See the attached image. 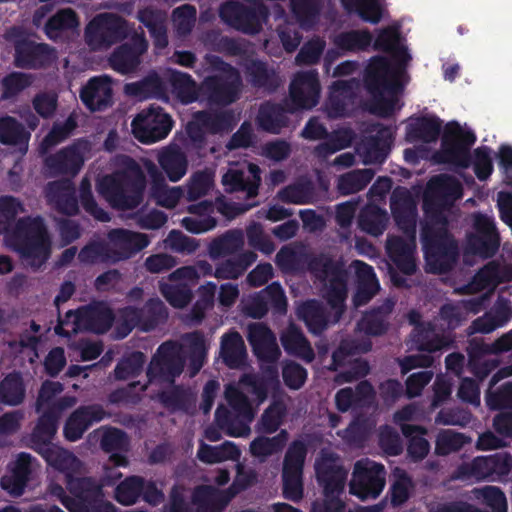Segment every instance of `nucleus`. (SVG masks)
Returning a JSON list of instances; mask_svg holds the SVG:
<instances>
[{
  "label": "nucleus",
  "instance_id": "nucleus-59",
  "mask_svg": "<svg viewBox=\"0 0 512 512\" xmlns=\"http://www.w3.org/2000/svg\"><path fill=\"white\" fill-rule=\"evenodd\" d=\"M357 328L368 336H382L389 328L386 313L381 306L366 311L357 323Z\"/></svg>",
  "mask_w": 512,
  "mask_h": 512
},
{
  "label": "nucleus",
  "instance_id": "nucleus-54",
  "mask_svg": "<svg viewBox=\"0 0 512 512\" xmlns=\"http://www.w3.org/2000/svg\"><path fill=\"white\" fill-rule=\"evenodd\" d=\"M290 7L301 28L309 30L317 24L321 12L320 0H290Z\"/></svg>",
  "mask_w": 512,
  "mask_h": 512
},
{
  "label": "nucleus",
  "instance_id": "nucleus-4",
  "mask_svg": "<svg viewBox=\"0 0 512 512\" xmlns=\"http://www.w3.org/2000/svg\"><path fill=\"white\" fill-rule=\"evenodd\" d=\"M146 184L143 170L131 159L126 168L104 176L97 189L112 208L125 211L135 209L143 202Z\"/></svg>",
  "mask_w": 512,
  "mask_h": 512
},
{
  "label": "nucleus",
  "instance_id": "nucleus-7",
  "mask_svg": "<svg viewBox=\"0 0 512 512\" xmlns=\"http://www.w3.org/2000/svg\"><path fill=\"white\" fill-rule=\"evenodd\" d=\"M9 245L21 258L42 265L50 256L51 240L41 216L19 218L7 235Z\"/></svg>",
  "mask_w": 512,
  "mask_h": 512
},
{
  "label": "nucleus",
  "instance_id": "nucleus-49",
  "mask_svg": "<svg viewBox=\"0 0 512 512\" xmlns=\"http://www.w3.org/2000/svg\"><path fill=\"white\" fill-rule=\"evenodd\" d=\"M373 42V36L367 29L340 32L333 39L334 45L344 52L366 51Z\"/></svg>",
  "mask_w": 512,
  "mask_h": 512
},
{
  "label": "nucleus",
  "instance_id": "nucleus-25",
  "mask_svg": "<svg viewBox=\"0 0 512 512\" xmlns=\"http://www.w3.org/2000/svg\"><path fill=\"white\" fill-rule=\"evenodd\" d=\"M248 341L252 347L253 353L262 363L277 362L281 356L276 337L265 324L256 323L250 325Z\"/></svg>",
  "mask_w": 512,
  "mask_h": 512
},
{
  "label": "nucleus",
  "instance_id": "nucleus-23",
  "mask_svg": "<svg viewBox=\"0 0 512 512\" xmlns=\"http://www.w3.org/2000/svg\"><path fill=\"white\" fill-rule=\"evenodd\" d=\"M392 216L398 228L405 235L416 233V205L410 192L403 189H396L390 199Z\"/></svg>",
  "mask_w": 512,
  "mask_h": 512
},
{
  "label": "nucleus",
  "instance_id": "nucleus-31",
  "mask_svg": "<svg viewBox=\"0 0 512 512\" xmlns=\"http://www.w3.org/2000/svg\"><path fill=\"white\" fill-rule=\"evenodd\" d=\"M512 376V364L501 367L491 377L486 391V404L491 410L512 409V381L505 382L497 390L492 388L502 379Z\"/></svg>",
  "mask_w": 512,
  "mask_h": 512
},
{
  "label": "nucleus",
  "instance_id": "nucleus-29",
  "mask_svg": "<svg viewBox=\"0 0 512 512\" xmlns=\"http://www.w3.org/2000/svg\"><path fill=\"white\" fill-rule=\"evenodd\" d=\"M355 98L356 94L352 82L345 80L333 82L329 98L325 104L328 117L338 119L348 116Z\"/></svg>",
  "mask_w": 512,
  "mask_h": 512
},
{
  "label": "nucleus",
  "instance_id": "nucleus-24",
  "mask_svg": "<svg viewBox=\"0 0 512 512\" xmlns=\"http://www.w3.org/2000/svg\"><path fill=\"white\" fill-rule=\"evenodd\" d=\"M44 165L51 176H75L84 165V157L79 147L72 144L47 156Z\"/></svg>",
  "mask_w": 512,
  "mask_h": 512
},
{
  "label": "nucleus",
  "instance_id": "nucleus-53",
  "mask_svg": "<svg viewBox=\"0 0 512 512\" xmlns=\"http://www.w3.org/2000/svg\"><path fill=\"white\" fill-rule=\"evenodd\" d=\"M172 91L184 104H190L198 100L200 94L196 82L186 72L172 70L169 78Z\"/></svg>",
  "mask_w": 512,
  "mask_h": 512
},
{
  "label": "nucleus",
  "instance_id": "nucleus-60",
  "mask_svg": "<svg viewBox=\"0 0 512 512\" xmlns=\"http://www.w3.org/2000/svg\"><path fill=\"white\" fill-rule=\"evenodd\" d=\"M373 429V422L369 418L359 415L343 430L342 438L349 445H355L356 448H364L363 445L370 437Z\"/></svg>",
  "mask_w": 512,
  "mask_h": 512
},
{
  "label": "nucleus",
  "instance_id": "nucleus-45",
  "mask_svg": "<svg viewBox=\"0 0 512 512\" xmlns=\"http://www.w3.org/2000/svg\"><path fill=\"white\" fill-rule=\"evenodd\" d=\"M188 346V370L191 377L196 376L205 364L208 348L202 331H193L185 335Z\"/></svg>",
  "mask_w": 512,
  "mask_h": 512
},
{
  "label": "nucleus",
  "instance_id": "nucleus-20",
  "mask_svg": "<svg viewBox=\"0 0 512 512\" xmlns=\"http://www.w3.org/2000/svg\"><path fill=\"white\" fill-rule=\"evenodd\" d=\"M108 414L100 404L81 405L67 418L63 433L67 440L74 442L95 423L102 421Z\"/></svg>",
  "mask_w": 512,
  "mask_h": 512
},
{
  "label": "nucleus",
  "instance_id": "nucleus-36",
  "mask_svg": "<svg viewBox=\"0 0 512 512\" xmlns=\"http://www.w3.org/2000/svg\"><path fill=\"white\" fill-rule=\"evenodd\" d=\"M373 48L391 54L397 62L403 65L411 59L407 48L400 44V32L397 27L388 26L381 29L373 42Z\"/></svg>",
  "mask_w": 512,
  "mask_h": 512
},
{
  "label": "nucleus",
  "instance_id": "nucleus-22",
  "mask_svg": "<svg viewBox=\"0 0 512 512\" xmlns=\"http://www.w3.org/2000/svg\"><path fill=\"white\" fill-rule=\"evenodd\" d=\"M53 49L45 43L23 39L15 44L14 64L22 69H39L52 61Z\"/></svg>",
  "mask_w": 512,
  "mask_h": 512
},
{
  "label": "nucleus",
  "instance_id": "nucleus-10",
  "mask_svg": "<svg viewBox=\"0 0 512 512\" xmlns=\"http://www.w3.org/2000/svg\"><path fill=\"white\" fill-rule=\"evenodd\" d=\"M115 315L112 309L102 301L81 306L76 310L66 312L64 319H59L55 328L58 335L68 336L63 329L64 325L72 324L73 333L85 330L97 334L106 333L113 325Z\"/></svg>",
  "mask_w": 512,
  "mask_h": 512
},
{
  "label": "nucleus",
  "instance_id": "nucleus-41",
  "mask_svg": "<svg viewBox=\"0 0 512 512\" xmlns=\"http://www.w3.org/2000/svg\"><path fill=\"white\" fill-rule=\"evenodd\" d=\"M371 349L372 342L370 339H343L332 353L328 370L335 372L346 365L349 357L367 353Z\"/></svg>",
  "mask_w": 512,
  "mask_h": 512
},
{
  "label": "nucleus",
  "instance_id": "nucleus-18",
  "mask_svg": "<svg viewBox=\"0 0 512 512\" xmlns=\"http://www.w3.org/2000/svg\"><path fill=\"white\" fill-rule=\"evenodd\" d=\"M112 264L127 260L145 249L150 240L146 234L124 228L112 229L108 233Z\"/></svg>",
  "mask_w": 512,
  "mask_h": 512
},
{
  "label": "nucleus",
  "instance_id": "nucleus-48",
  "mask_svg": "<svg viewBox=\"0 0 512 512\" xmlns=\"http://www.w3.org/2000/svg\"><path fill=\"white\" fill-rule=\"evenodd\" d=\"M31 134L16 118L6 115L0 118V143L27 147Z\"/></svg>",
  "mask_w": 512,
  "mask_h": 512
},
{
  "label": "nucleus",
  "instance_id": "nucleus-19",
  "mask_svg": "<svg viewBox=\"0 0 512 512\" xmlns=\"http://www.w3.org/2000/svg\"><path fill=\"white\" fill-rule=\"evenodd\" d=\"M79 97L90 112L105 111L113 105L111 77L108 75L91 77L81 88Z\"/></svg>",
  "mask_w": 512,
  "mask_h": 512
},
{
  "label": "nucleus",
  "instance_id": "nucleus-50",
  "mask_svg": "<svg viewBox=\"0 0 512 512\" xmlns=\"http://www.w3.org/2000/svg\"><path fill=\"white\" fill-rule=\"evenodd\" d=\"M375 172L370 168L355 169L340 175L337 179V191L347 196L363 190L374 178Z\"/></svg>",
  "mask_w": 512,
  "mask_h": 512
},
{
  "label": "nucleus",
  "instance_id": "nucleus-6",
  "mask_svg": "<svg viewBox=\"0 0 512 512\" xmlns=\"http://www.w3.org/2000/svg\"><path fill=\"white\" fill-rule=\"evenodd\" d=\"M204 62L206 69L214 74L201 81L198 87L200 96L210 105L225 107L235 103L240 98L243 86L238 69L210 53L204 56Z\"/></svg>",
  "mask_w": 512,
  "mask_h": 512
},
{
  "label": "nucleus",
  "instance_id": "nucleus-40",
  "mask_svg": "<svg viewBox=\"0 0 512 512\" xmlns=\"http://www.w3.org/2000/svg\"><path fill=\"white\" fill-rule=\"evenodd\" d=\"M125 91L128 95L139 99H167L165 85L155 72L148 74L140 81L127 84Z\"/></svg>",
  "mask_w": 512,
  "mask_h": 512
},
{
  "label": "nucleus",
  "instance_id": "nucleus-35",
  "mask_svg": "<svg viewBox=\"0 0 512 512\" xmlns=\"http://www.w3.org/2000/svg\"><path fill=\"white\" fill-rule=\"evenodd\" d=\"M220 355L223 363L236 369L243 366L247 359V351L244 340L238 331L225 333L221 338Z\"/></svg>",
  "mask_w": 512,
  "mask_h": 512
},
{
  "label": "nucleus",
  "instance_id": "nucleus-13",
  "mask_svg": "<svg viewBox=\"0 0 512 512\" xmlns=\"http://www.w3.org/2000/svg\"><path fill=\"white\" fill-rule=\"evenodd\" d=\"M128 34V22L110 13L97 15L85 28L86 43L94 50L107 49L126 39Z\"/></svg>",
  "mask_w": 512,
  "mask_h": 512
},
{
  "label": "nucleus",
  "instance_id": "nucleus-39",
  "mask_svg": "<svg viewBox=\"0 0 512 512\" xmlns=\"http://www.w3.org/2000/svg\"><path fill=\"white\" fill-rule=\"evenodd\" d=\"M284 350L289 354L299 357L306 362L313 361L314 351L302 331L291 325L280 337Z\"/></svg>",
  "mask_w": 512,
  "mask_h": 512
},
{
  "label": "nucleus",
  "instance_id": "nucleus-33",
  "mask_svg": "<svg viewBox=\"0 0 512 512\" xmlns=\"http://www.w3.org/2000/svg\"><path fill=\"white\" fill-rule=\"evenodd\" d=\"M442 121L437 116H420L406 127V139L409 142H436L440 136Z\"/></svg>",
  "mask_w": 512,
  "mask_h": 512
},
{
  "label": "nucleus",
  "instance_id": "nucleus-62",
  "mask_svg": "<svg viewBox=\"0 0 512 512\" xmlns=\"http://www.w3.org/2000/svg\"><path fill=\"white\" fill-rule=\"evenodd\" d=\"M286 414V405L282 400H274L263 412L257 423V431L260 434H272L276 432Z\"/></svg>",
  "mask_w": 512,
  "mask_h": 512
},
{
  "label": "nucleus",
  "instance_id": "nucleus-2",
  "mask_svg": "<svg viewBox=\"0 0 512 512\" xmlns=\"http://www.w3.org/2000/svg\"><path fill=\"white\" fill-rule=\"evenodd\" d=\"M320 81L316 71L298 72L289 86V101L261 104L257 116L259 128L271 134H280L289 126V114L312 109L320 98Z\"/></svg>",
  "mask_w": 512,
  "mask_h": 512
},
{
  "label": "nucleus",
  "instance_id": "nucleus-38",
  "mask_svg": "<svg viewBox=\"0 0 512 512\" xmlns=\"http://www.w3.org/2000/svg\"><path fill=\"white\" fill-rule=\"evenodd\" d=\"M316 475L319 485L323 487L325 497L328 495L340 496L343 493L347 473L341 466L331 463L317 464Z\"/></svg>",
  "mask_w": 512,
  "mask_h": 512
},
{
  "label": "nucleus",
  "instance_id": "nucleus-28",
  "mask_svg": "<svg viewBox=\"0 0 512 512\" xmlns=\"http://www.w3.org/2000/svg\"><path fill=\"white\" fill-rule=\"evenodd\" d=\"M248 171L249 175H246L240 169H228L222 177L225 191L229 193L245 192L249 198L257 196L261 182V170L258 165L250 163Z\"/></svg>",
  "mask_w": 512,
  "mask_h": 512
},
{
  "label": "nucleus",
  "instance_id": "nucleus-44",
  "mask_svg": "<svg viewBox=\"0 0 512 512\" xmlns=\"http://www.w3.org/2000/svg\"><path fill=\"white\" fill-rule=\"evenodd\" d=\"M58 421L52 412L45 410L38 418L30 434V442L33 444L32 448H41V446H49L58 429ZM50 448V447H47ZM51 448H60L53 445Z\"/></svg>",
  "mask_w": 512,
  "mask_h": 512
},
{
  "label": "nucleus",
  "instance_id": "nucleus-46",
  "mask_svg": "<svg viewBox=\"0 0 512 512\" xmlns=\"http://www.w3.org/2000/svg\"><path fill=\"white\" fill-rule=\"evenodd\" d=\"M246 74L251 84L256 88L274 92L279 87L278 75L273 69H269L267 63L261 60H252L246 66Z\"/></svg>",
  "mask_w": 512,
  "mask_h": 512
},
{
  "label": "nucleus",
  "instance_id": "nucleus-42",
  "mask_svg": "<svg viewBox=\"0 0 512 512\" xmlns=\"http://www.w3.org/2000/svg\"><path fill=\"white\" fill-rule=\"evenodd\" d=\"M388 220L385 209L376 204H368L359 213L358 225L362 231L377 237L385 231Z\"/></svg>",
  "mask_w": 512,
  "mask_h": 512
},
{
  "label": "nucleus",
  "instance_id": "nucleus-55",
  "mask_svg": "<svg viewBox=\"0 0 512 512\" xmlns=\"http://www.w3.org/2000/svg\"><path fill=\"white\" fill-rule=\"evenodd\" d=\"M196 115L200 119V124L205 127L207 133L212 135L230 132L235 126V118L231 110L216 112L199 111Z\"/></svg>",
  "mask_w": 512,
  "mask_h": 512
},
{
  "label": "nucleus",
  "instance_id": "nucleus-63",
  "mask_svg": "<svg viewBox=\"0 0 512 512\" xmlns=\"http://www.w3.org/2000/svg\"><path fill=\"white\" fill-rule=\"evenodd\" d=\"M77 126V118L73 113L70 114L64 122H55L48 134L41 141V149L47 151L63 142L73 133Z\"/></svg>",
  "mask_w": 512,
  "mask_h": 512
},
{
  "label": "nucleus",
  "instance_id": "nucleus-16",
  "mask_svg": "<svg viewBox=\"0 0 512 512\" xmlns=\"http://www.w3.org/2000/svg\"><path fill=\"white\" fill-rule=\"evenodd\" d=\"M386 484V470L384 465L376 462L363 464L356 462L352 480L350 482V493L362 501L376 499L383 491Z\"/></svg>",
  "mask_w": 512,
  "mask_h": 512
},
{
  "label": "nucleus",
  "instance_id": "nucleus-15",
  "mask_svg": "<svg viewBox=\"0 0 512 512\" xmlns=\"http://www.w3.org/2000/svg\"><path fill=\"white\" fill-rule=\"evenodd\" d=\"M171 116L156 104H151L132 121L134 137L143 144L158 142L168 136L173 127Z\"/></svg>",
  "mask_w": 512,
  "mask_h": 512
},
{
  "label": "nucleus",
  "instance_id": "nucleus-3",
  "mask_svg": "<svg viewBox=\"0 0 512 512\" xmlns=\"http://www.w3.org/2000/svg\"><path fill=\"white\" fill-rule=\"evenodd\" d=\"M476 140L477 137L472 130L463 129L456 121L447 123L441 151L437 154L438 162L462 169L473 165L476 177L480 181L487 180L493 172L491 149L488 146H480L471 154L470 149Z\"/></svg>",
  "mask_w": 512,
  "mask_h": 512
},
{
  "label": "nucleus",
  "instance_id": "nucleus-56",
  "mask_svg": "<svg viewBox=\"0 0 512 512\" xmlns=\"http://www.w3.org/2000/svg\"><path fill=\"white\" fill-rule=\"evenodd\" d=\"M44 457L56 470L65 473L67 484L68 477H74L73 473L80 468V460L72 453V450H34Z\"/></svg>",
  "mask_w": 512,
  "mask_h": 512
},
{
  "label": "nucleus",
  "instance_id": "nucleus-17",
  "mask_svg": "<svg viewBox=\"0 0 512 512\" xmlns=\"http://www.w3.org/2000/svg\"><path fill=\"white\" fill-rule=\"evenodd\" d=\"M148 46L143 32L134 33L128 41L113 50L108 58L109 66L122 75L135 72L140 66L141 57L146 53Z\"/></svg>",
  "mask_w": 512,
  "mask_h": 512
},
{
  "label": "nucleus",
  "instance_id": "nucleus-43",
  "mask_svg": "<svg viewBox=\"0 0 512 512\" xmlns=\"http://www.w3.org/2000/svg\"><path fill=\"white\" fill-rule=\"evenodd\" d=\"M298 314L308 330L314 335H320L328 327V313L317 300L304 302L299 307Z\"/></svg>",
  "mask_w": 512,
  "mask_h": 512
},
{
  "label": "nucleus",
  "instance_id": "nucleus-9",
  "mask_svg": "<svg viewBox=\"0 0 512 512\" xmlns=\"http://www.w3.org/2000/svg\"><path fill=\"white\" fill-rule=\"evenodd\" d=\"M225 398L232 410L222 404L217 407L215 423L218 428L234 437L248 434V423L254 416L248 397L237 387L229 385L225 390Z\"/></svg>",
  "mask_w": 512,
  "mask_h": 512
},
{
  "label": "nucleus",
  "instance_id": "nucleus-11",
  "mask_svg": "<svg viewBox=\"0 0 512 512\" xmlns=\"http://www.w3.org/2000/svg\"><path fill=\"white\" fill-rule=\"evenodd\" d=\"M185 366L182 347L175 341L163 342L156 350L146 371L149 383L174 384Z\"/></svg>",
  "mask_w": 512,
  "mask_h": 512
},
{
  "label": "nucleus",
  "instance_id": "nucleus-30",
  "mask_svg": "<svg viewBox=\"0 0 512 512\" xmlns=\"http://www.w3.org/2000/svg\"><path fill=\"white\" fill-rule=\"evenodd\" d=\"M512 349V329L501 337L496 339L493 343L488 344L482 338H471L466 347L467 352V367H475L478 360L487 358V356L498 355Z\"/></svg>",
  "mask_w": 512,
  "mask_h": 512
},
{
  "label": "nucleus",
  "instance_id": "nucleus-21",
  "mask_svg": "<svg viewBox=\"0 0 512 512\" xmlns=\"http://www.w3.org/2000/svg\"><path fill=\"white\" fill-rule=\"evenodd\" d=\"M235 481L228 489L219 490L210 485H200L194 488L192 500L198 512H222L235 497L240 489Z\"/></svg>",
  "mask_w": 512,
  "mask_h": 512
},
{
  "label": "nucleus",
  "instance_id": "nucleus-51",
  "mask_svg": "<svg viewBox=\"0 0 512 512\" xmlns=\"http://www.w3.org/2000/svg\"><path fill=\"white\" fill-rule=\"evenodd\" d=\"M79 25L76 12L71 8H65L52 15L44 26V32L51 40L56 41L65 31L73 30Z\"/></svg>",
  "mask_w": 512,
  "mask_h": 512
},
{
  "label": "nucleus",
  "instance_id": "nucleus-1",
  "mask_svg": "<svg viewBox=\"0 0 512 512\" xmlns=\"http://www.w3.org/2000/svg\"><path fill=\"white\" fill-rule=\"evenodd\" d=\"M461 195L462 186L453 177L438 175L427 183L422 201L426 222L421 229V241L429 273L445 274L457 264L459 247L449 231L446 212Z\"/></svg>",
  "mask_w": 512,
  "mask_h": 512
},
{
  "label": "nucleus",
  "instance_id": "nucleus-37",
  "mask_svg": "<svg viewBox=\"0 0 512 512\" xmlns=\"http://www.w3.org/2000/svg\"><path fill=\"white\" fill-rule=\"evenodd\" d=\"M137 19L148 29L155 47L163 49L168 45L166 16L161 10L145 7L138 11Z\"/></svg>",
  "mask_w": 512,
  "mask_h": 512
},
{
  "label": "nucleus",
  "instance_id": "nucleus-5",
  "mask_svg": "<svg viewBox=\"0 0 512 512\" xmlns=\"http://www.w3.org/2000/svg\"><path fill=\"white\" fill-rule=\"evenodd\" d=\"M364 86L372 97L371 111L381 117L393 114L403 86L392 63L383 56L371 59L363 77Z\"/></svg>",
  "mask_w": 512,
  "mask_h": 512
},
{
  "label": "nucleus",
  "instance_id": "nucleus-61",
  "mask_svg": "<svg viewBox=\"0 0 512 512\" xmlns=\"http://www.w3.org/2000/svg\"><path fill=\"white\" fill-rule=\"evenodd\" d=\"M146 356L141 351H133L122 357L114 368V378L118 381L138 377L144 368Z\"/></svg>",
  "mask_w": 512,
  "mask_h": 512
},
{
  "label": "nucleus",
  "instance_id": "nucleus-8",
  "mask_svg": "<svg viewBox=\"0 0 512 512\" xmlns=\"http://www.w3.org/2000/svg\"><path fill=\"white\" fill-rule=\"evenodd\" d=\"M308 270L320 281H328L325 298L334 309L342 310L347 297V271L341 260L320 253L310 257Z\"/></svg>",
  "mask_w": 512,
  "mask_h": 512
},
{
  "label": "nucleus",
  "instance_id": "nucleus-34",
  "mask_svg": "<svg viewBox=\"0 0 512 512\" xmlns=\"http://www.w3.org/2000/svg\"><path fill=\"white\" fill-rule=\"evenodd\" d=\"M149 172L151 176V184L148 191L149 198L161 207L174 208L182 195L180 188H169L163 174L155 166H152Z\"/></svg>",
  "mask_w": 512,
  "mask_h": 512
},
{
  "label": "nucleus",
  "instance_id": "nucleus-57",
  "mask_svg": "<svg viewBox=\"0 0 512 512\" xmlns=\"http://www.w3.org/2000/svg\"><path fill=\"white\" fill-rule=\"evenodd\" d=\"M25 391L21 374L9 373L0 382V402L8 406H17L23 402Z\"/></svg>",
  "mask_w": 512,
  "mask_h": 512
},
{
  "label": "nucleus",
  "instance_id": "nucleus-12",
  "mask_svg": "<svg viewBox=\"0 0 512 512\" xmlns=\"http://www.w3.org/2000/svg\"><path fill=\"white\" fill-rule=\"evenodd\" d=\"M268 16V8L258 2L245 5L238 0H228L219 8V17L225 24L246 34L258 33Z\"/></svg>",
  "mask_w": 512,
  "mask_h": 512
},
{
  "label": "nucleus",
  "instance_id": "nucleus-32",
  "mask_svg": "<svg viewBox=\"0 0 512 512\" xmlns=\"http://www.w3.org/2000/svg\"><path fill=\"white\" fill-rule=\"evenodd\" d=\"M512 281V271H501L500 265L491 261L484 265L467 284L464 289L468 293H477L490 287H495L503 282Z\"/></svg>",
  "mask_w": 512,
  "mask_h": 512
},
{
  "label": "nucleus",
  "instance_id": "nucleus-64",
  "mask_svg": "<svg viewBox=\"0 0 512 512\" xmlns=\"http://www.w3.org/2000/svg\"><path fill=\"white\" fill-rule=\"evenodd\" d=\"M144 478L129 476L115 488V500L125 506L135 504L143 492Z\"/></svg>",
  "mask_w": 512,
  "mask_h": 512
},
{
  "label": "nucleus",
  "instance_id": "nucleus-27",
  "mask_svg": "<svg viewBox=\"0 0 512 512\" xmlns=\"http://www.w3.org/2000/svg\"><path fill=\"white\" fill-rule=\"evenodd\" d=\"M91 477H68L67 489L73 497L63 499V505L69 512H93L95 494L91 490Z\"/></svg>",
  "mask_w": 512,
  "mask_h": 512
},
{
  "label": "nucleus",
  "instance_id": "nucleus-47",
  "mask_svg": "<svg viewBox=\"0 0 512 512\" xmlns=\"http://www.w3.org/2000/svg\"><path fill=\"white\" fill-rule=\"evenodd\" d=\"M244 245L243 234L240 230H228L213 239L208 247L212 259L233 255L240 251Z\"/></svg>",
  "mask_w": 512,
  "mask_h": 512
},
{
  "label": "nucleus",
  "instance_id": "nucleus-58",
  "mask_svg": "<svg viewBox=\"0 0 512 512\" xmlns=\"http://www.w3.org/2000/svg\"><path fill=\"white\" fill-rule=\"evenodd\" d=\"M159 402L171 411H187L194 403L193 394L181 385H174L158 394Z\"/></svg>",
  "mask_w": 512,
  "mask_h": 512
},
{
  "label": "nucleus",
  "instance_id": "nucleus-14",
  "mask_svg": "<svg viewBox=\"0 0 512 512\" xmlns=\"http://www.w3.org/2000/svg\"><path fill=\"white\" fill-rule=\"evenodd\" d=\"M500 247V235L495 222L480 212L473 216L472 231L466 235L465 253L481 259L494 257Z\"/></svg>",
  "mask_w": 512,
  "mask_h": 512
},
{
  "label": "nucleus",
  "instance_id": "nucleus-26",
  "mask_svg": "<svg viewBox=\"0 0 512 512\" xmlns=\"http://www.w3.org/2000/svg\"><path fill=\"white\" fill-rule=\"evenodd\" d=\"M401 236H388L386 251L396 267L405 275H413L417 266L414 258L415 234Z\"/></svg>",
  "mask_w": 512,
  "mask_h": 512
},
{
  "label": "nucleus",
  "instance_id": "nucleus-52",
  "mask_svg": "<svg viewBox=\"0 0 512 512\" xmlns=\"http://www.w3.org/2000/svg\"><path fill=\"white\" fill-rule=\"evenodd\" d=\"M158 162L172 182L179 181L187 171V158L178 148H167L158 158Z\"/></svg>",
  "mask_w": 512,
  "mask_h": 512
}]
</instances>
